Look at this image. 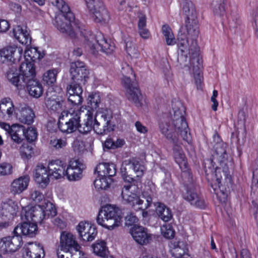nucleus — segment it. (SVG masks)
Listing matches in <instances>:
<instances>
[{"label":"nucleus","instance_id":"nucleus-1","mask_svg":"<svg viewBox=\"0 0 258 258\" xmlns=\"http://www.w3.org/2000/svg\"><path fill=\"white\" fill-rule=\"evenodd\" d=\"M182 11L185 16L184 26L181 27L177 36L178 47L182 55L178 58L181 67L182 60L187 59V54L191 55L190 67L194 75H201L202 60L199 56L197 38L199 34V21L195 5L190 0H183Z\"/></svg>","mask_w":258,"mask_h":258},{"label":"nucleus","instance_id":"nucleus-2","mask_svg":"<svg viewBox=\"0 0 258 258\" xmlns=\"http://www.w3.org/2000/svg\"><path fill=\"white\" fill-rule=\"evenodd\" d=\"M185 113V108L180 101H172L169 115L159 122L160 132L171 143L178 141L179 135L186 142L191 141L189 128L184 118Z\"/></svg>","mask_w":258,"mask_h":258},{"label":"nucleus","instance_id":"nucleus-3","mask_svg":"<svg viewBox=\"0 0 258 258\" xmlns=\"http://www.w3.org/2000/svg\"><path fill=\"white\" fill-rule=\"evenodd\" d=\"M93 113L86 107L63 111L59 116L58 126L63 133H72L78 130L83 134H87L92 128Z\"/></svg>","mask_w":258,"mask_h":258},{"label":"nucleus","instance_id":"nucleus-4","mask_svg":"<svg viewBox=\"0 0 258 258\" xmlns=\"http://www.w3.org/2000/svg\"><path fill=\"white\" fill-rule=\"evenodd\" d=\"M173 144V155L175 162L182 170L181 178L185 191L183 194V198L191 205L196 207L204 208L205 207L204 200L200 198L194 191L195 180L190 170L188 168L185 155L180 146L179 140Z\"/></svg>","mask_w":258,"mask_h":258},{"label":"nucleus","instance_id":"nucleus-5","mask_svg":"<svg viewBox=\"0 0 258 258\" xmlns=\"http://www.w3.org/2000/svg\"><path fill=\"white\" fill-rule=\"evenodd\" d=\"M51 3L56 7L60 13L55 16L52 21L53 25L61 33L68 35L72 38L76 35H84L85 31L77 21H75V16L70 11V7L63 0H49Z\"/></svg>","mask_w":258,"mask_h":258},{"label":"nucleus","instance_id":"nucleus-6","mask_svg":"<svg viewBox=\"0 0 258 258\" xmlns=\"http://www.w3.org/2000/svg\"><path fill=\"white\" fill-rule=\"evenodd\" d=\"M121 218L117 207L107 205L99 210L96 221L99 225L111 230L120 225Z\"/></svg>","mask_w":258,"mask_h":258},{"label":"nucleus","instance_id":"nucleus-7","mask_svg":"<svg viewBox=\"0 0 258 258\" xmlns=\"http://www.w3.org/2000/svg\"><path fill=\"white\" fill-rule=\"evenodd\" d=\"M133 72L132 68L127 64L122 66L121 73L123 76L122 82L125 89V96L128 100L132 102L138 107L142 105V95L138 85L132 81L130 78L127 76V74Z\"/></svg>","mask_w":258,"mask_h":258},{"label":"nucleus","instance_id":"nucleus-8","mask_svg":"<svg viewBox=\"0 0 258 258\" xmlns=\"http://www.w3.org/2000/svg\"><path fill=\"white\" fill-rule=\"evenodd\" d=\"M56 210L51 202L45 203L31 208L25 211V218L27 221H30L36 224L41 223L46 216L53 217L56 215Z\"/></svg>","mask_w":258,"mask_h":258},{"label":"nucleus","instance_id":"nucleus-9","mask_svg":"<svg viewBox=\"0 0 258 258\" xmlns=\"http://www.w3.org/2000/svg\"><path fill=\"white\" fill-rule=\"evenodd\" d=\"M80 247L74 235L66 231L61 232L59 245L57 251H61L66 258L75 255H78V258H83V254L80 250Z\"/></svg>","mask_w":258,"mask_h":258},{"label":"nucleus","instance_id":"nucleus-10","mask_svg":"<svg viewBox=\"0 0 258 258\" xmlns=\"http://www.w3.org/2000/svg\"><path fill=\"white\" fill-rule=\"evenodd\" d=\"M85 37L87 40V45L93 54L96 53L97 46H100L101 50L107 54L111 53L114 50V45L110 41L108 42L101 33H98L96 35H90L89 37Z\"/></svg>","mask_w":258,"mask_h":258},{"label":"nucleus","instance_id":"nucleus-11","mask_svg":"<svg viewBox=\"0 0 258 258\" xmlns=\"http://www.w3.org/2000/svg\"><path fill=\"white\" fill-rule=\"evenodd\" d=\"M112 118V113L109 109L98 111L94 119L93 118L92 127L95 132L99 135H104L107 132H109L110 129L109 125Z\"/></svg>","mask_w":258,"mask_h":258},{"label":"nucleus","instance_id":"nucleus-12","mask_svg":"<svg viewBox=\"0 0 258 258\" xmlns=\"http://www.w3.org/2000/svg\"><path fill=\"white\" fill-rule=\"evenodd\" d=\"M45 105L51 113H59L66 111V101L58 96L52 88H50L46 93Z\"/></svg>","mask_w":258,"mask_h":258},{"label":"nucleus","instance_id":"nucleus-13","mask_svg":"<svg viewBox=\"0 0 258 258\" xmlns=\"http://www.w3.org/2000/svg\"><path fill=\"white\" fill-rule=\"evenodd\" d=\"M89 13L94 21L100 23L105 21L108 18L107 10L104 8L101 0H84Z\"/></svg>","mask_w":258,"mask_h":258},{"label":"nucleus","instance_id":"nucleus-14","mask_svg":"<svg viewBox=\"0 0 258 258\" xmlns=\"http://www.w3.org/2000/svg\"><path fill=\"white\" fill-rule=\"evenodd\" d=\"M70 72L72 79L75 82L74 83H79L80 85L81 83L85 84L86 79L88 78L89 71L82 61H77L72 62Z\"/></svg>","mask_w":258,"mask_h":258},{"label":"nucleus","instance_id":"nucleus-15","mask_svg":"<svg viewBox=\"0 0 258 258\" xmlns=\"http://www.w3.org/2000/svg\"><path fill=\"white\" fill-rule=\"evenodd\" d=\"M226 144L224 143L218 142L214 145L215 153L213 155V159L216 160L222 167L224 176L225 178H228V169L225 166L228 164V155L226 152Z\"/></svg>","mask_w":258,"mask_h":258},{"label":"nucleus","instance_id":"nucleus-16","mask_svg":"<svg viewBox=\"0 0 258 258\" xmlns=\"http://www.w3.org/2000/svg\"><path fill=\"white\" fill-rule=\"evenodd\" d=\"M85 165L79 160H71L67 167L66 176L70 181H76L82 178Z\"/></svg>","mask_w":258,"mask_h":258},{"label":"nucleus","instance_id":"nucleus-17","mask_svg":"<svg viewBox=\"0 0 258 258\" xmlns=\"http://www.w3.org/2000/svg\"><path fill=\"white\" fill-rule=\"evenodd\" d=\"M22 238L20 236L4 237L0 239V252L5 254L16 251L21 245Z\"/></svg>","mask_w":258,"mask_h":258},{"label":"nucleus","instance_id":"nucleus-18","mask_svg":"<svg viewBox=\"0 0 258 258\" xmlns=\"http://www.w3.org/2000/svg\"><path fill=\"white\" fill-rule=\"evenodd\" d=\"M22 50L15 46L5 47L0 50V55L3 62H10L15 64L17 61L19 60Z\"/></svg>","mask_w":258,"mask_h":258},{"label":"nucleus","instance_id":"nucleus-19","mask_svg":"<svg viewBox=\"0 0 258 258\" xmlns=\"http://www.w3.org/2000/svg\"><path fill=\"white\" fill-rule=\"evenodd\" d=\"M50 174L48 167L42 164H38L34 171V178L37 184L42 188H45L49 182Z\"/></svg>","mask_w":258,"mask_h":258},{"label":"nucleus","instance_id":"nucleus-20","mask_svg":"<svg viewBox=\"0 0 258 258\" xmlns=\"http://www.w3.org/2000/svg\"><path fill=\"white\" fill-rule=\"evenodd\" d=\"M37 230V224L27 221L18 224L15 228L13 233L16 236H20L21 238L22 235L32 237L35 235Z\"/></svg>","mask_w":258,"mask_h":258},{"label":"nucleus","instance_id":"nucleus-21","mask_svg":"<svg viewBox=\"0 0 258 258\" xmlns=\"http://www.w3.org/2000/svg\"><path fill=\"white\" fill-rule=\"evenodd\" d=\"M77 230L82 239L87 241L94 240L97 233L96 227L86 222H80L77 227Z\"/></svg>","mask_w":258,"mask_h":258},{"label":"nucleus","instance_id":"nucleus-22","mask_svg":"<svg viewBox=\"0 0 258 258\" xmlns=\"http://www.w3.org/2000/svg\"><path fill=\"white\" fill-rule=\"evenodd\" d=\"M15 114L16 118L21 123L30 125L34 122V112L26 105H20L17 109Z\"/></svg>","mask_w":258,"mask_h":258},{"label":"nucleus","instance_id":"nucleus-23","mask_svg":"<svg viewBox=\"0 0 258 258\" xmlns=\"http://www.w3.org/2000/svg\"><path fill=\"white\" fill-rule=\"evenodd\" d=\"M19 72L22 78V81L24 84L35 79L36 71L34 63L24 61L19 67Z\"/></svg>","mask_w":258,"mask_h":258},{"label":"nucleus","instance_id":"nucleus-24","mask_svg":"<svg viewBox=\"0 0 258 258\" xmlns=\"http://www.w3.org/2000/svg\"><path fill=\"white\" fill-rule=\"evenodd\" d=\"M67 92L69 94L68 102L72 105H78L82 102L83 89L79 83H72L68 86Z\"/></svg>","mask_w":258,"mask_h":258},{"label":"nucleus","instance_id":"nucleus-25","mask_svg":"<svg viewBox=\"0 0 258 258\" xmlns=\"http://www.w3.org/2000/svg\"><path fill=\"white\" fill-rule=\"evenodd\" d=\"M48 167L52 178L58 179L66 176L67 165L63 161L59 160L51 161Z\"/></svg>","mask_w":258,"mask_h":258},{"label":"nucleus","instance_id":"nucleus-26","mask_svg":"<svg viewBox=\"0 0 258 258\" xmlns=\"http://www.w3.org/2000/svg\"><path fill=\"white\" fill-rule=\"evenodd\" d=\"M131 233L134 239L141 245L147 244L151 240L147 229L142 226L134 225L131 229Z\"/></svg>","mask_w":258,"mask_h":258},{"label":"nucleus","instance_id":"nucleus-27","mask_svg":"<svg viewBox=\"0 0 258 258\" xmlns=\"http://www.w3.org/2000/svg\"><path fill=\"white\" fill-rule=\"evenodd\" d=\"M157 192L156 186L153 183H148L142 192L141 199L144 200L143 206L140 209H146L150 207L152 204L154 203V200L156 198Z\"/></svg>","mask_w":258,"mask_h":258},{"label":"nucleus","instance_id":"nucleus-28","mask_svg":"<svg viewBox=\"0 0 258 258\" xmlns=\"http://www.w3.org/2000/svg\"><path fill=\"white\" fill-rule=\"evenodd\" d=\"M132 187L131 185H124L122 188L121 196L123 201L131 205L134 206L136 205L143 206L144 203V200L139 197L136 194L133 193L130 191Z\"/></svg>","mask_w":258,"mask_h":258},{"label":"nucleus","instance_id":"nucleus-29","mask_svg":"<svg viewBox=\"0 0 258 258\" xmlns=\"http://www.w3.org/2000/svg\"><path fill=\"white\" fill-rule=\"evenodd\" d=\"M23 255L25 258H43L45 253L42 245L32 243L23 248Z\"/></svg>","mask_w":258,"mask_h":258},{"label":"nucleus","instance_id":"nucleus-30","mask_svg":"<svg viewBox=\"0 0 258 258\" xmlns=\"http://www.w3.org/2000/svg\"><path fill=\"white\" fill-rule=\"evenodd\" d=\"M29 180L28 176H21L14 179L10 186L11 192L13 195L20 194L27 189Z\"/></svg>","mask_w":258,"mask_h":258},{"label":"nucleus","instance_id":"nucleus-31","mask_svg":"<svg viewBox=\"0 0 258 258\" xmlns=\"http://www.w3.org/2000/svg\"><path fill=\"white\" fill-rule=\"evenodd\" d=\"M13 34L15 38L22 44H31V37L26 27L24 29L21 26H17L13 29Z\"/></svg>","mask_w":258,"mask_h":258},{"label":"nucleus","instance_id":"nucleus-32","mask_svg":"<svg viewBox=\"0 0 258 258\" xmlns=\"http://www.w3.org/2000/svg\"><path fill=\"white\" fill-rule=\"evenodd\" d=\"M95 171L99 176L111 177L116 174V166L113 163H100L97 165Z\"/></svg>","mask_w":258,"mask_h":258},{"label":"nucleus","instance_id":"nucleus-33","mask_svg":"<svg viewBox=\"0 0 258 258\" xmlns=\"http://www.w3.org/2000/svg\"><path fill=\"white\" fill-rule=\"evenodd\" d=\"M17 212L18 207L13 201L2 204L1 214L8 220L13 219L16 216Z\"/></svg>","mask_w":258,"mask_h":258},{"label":"nucleus","instance_id":"nucleus-34","mask_svg":"<svg viewBox=\"0 0 258 258\" xmlns=\"http://www.w3.org/2000/svg\"><path fill=\"white\" fill-rule=\"evenodd\" d=\"M135 166L134 163L131 164L130 160H125L123 162L120 168L121 176L125 181L131 183L136 180L132 169Z\"/></svg>","mask_w":258,"mask_h":258},{"label":"nucleus","instance_id":"nucleus-35","mask_svg":"<svg viewBox=\"0 0 258 258\" xmlns=\"http://www.w3.org/2000/svg\"><path fill=\"white\" fill-rule=\"evenodd\" d=\"M27 86L29 94L35 97H40L43 92V88L41 84L36 79L24 84Z\"/></svg>","mask_w":258,"mask_h":258},{"label":"nucleus","instance_id":"nucleus-36","mask_svg":"<svg viewBox=\"0 0 258 258\" xmlns=\"http://www.w3.org/2000/svg\"><path fill=\"white\" fill-rule=\"evenodd\" d=\"M10 135L14 142L20 144L25 138V127L19 124H14Z\"/></svg>","mask_w":258,"mask_h":258},{"label":"nucleus","instance_id":"nucleus-37","mask_svg":"<svg viewBox=\"0 0 258 258\" xmlns=\"http://www.w3.org/2000/svg\"><path fill=\"white\" fill-rule=\"evenodd\" d=\"M156 207V212L159 217L165 222H168L172 218L171 210L161 203H154Z\"/></svg>","mask_w":258,"mask_h":258},{"label":"nucleus","instance_id":"nucleus-38","mask_svg":"<svg viewBox=\"0 0 258 258\" xmlns=\"http://www.w3.org/2000/svg\"><path fill=\"white\" fill-rule=\"evenodd\" d=\"M8 79L15 86H23L20 73H18L17 66L16 64L11 65L7 72Z\"/></svg>","mask_w":258,"mask_h":258},{"label":"nucleus","instance_id":"nucleus-39","mask_svg":"<svg viewBox=\"0 0 258 258\" xmlns=\"http://www.w3.org/2000/svg\"><path fill=\"white\" fill-rule=\"evenodd\" d=\"M0 111L4 116H8L11 117L14 113V108L13 104L9 98H4L0 103Z\"/></svg>","mask_w":258,"mask_h":258},{"label":"nucleus","instance_id":"nucleus-40","mask_svg":"<svg viewBox=\"0 0 258 258\" xmlns=\"http://www.w3.org/2000/svg\"><path fill=\"white\" fill-rule=\"evenodd\" d=\"M227 0H212L211 8L214 15L223 16L225 14V5Z\"/></svg>","mask_w":258,"mask_h":258},{"label":"nucleus","instance_id":"nucleus-41","mask_svg":"<svg viewBox=\"0 0 258 258\" xmlns=\"http://www.w3.org/2000/svg\"><path fill=\"white\" fill-rule=\"evenodd\" d=\"M112 181L111 177L98 175V178L94 181V185L95 187L98 190L106 189L109 187Z\"/></svg>","mask_w":258,"mask_h":258},{"label":"nucleus","instance_id":"nucleus-42","mask_svg":"<svg viewBox=\"0 0 258 258\" xmlns=\"http://www.w3.org/2000/svg\"><path fill=\"white\" fill-rule=\"evenodd\" d=\"M253 182H256V184L255 185L256 188L255 190L256 192L258 194V157L255 160L253 167ZM252 204L254 206V208L256 209L255 219L258 222V199H256L255 201H253L252 202Z\"/></svg>","mask_w":258,"mask_h":258},{"label":"nucleus","instance_id":"nucleus-43","mask_svg":"<svg viewBox=\"0 0 258 258\" xmlns=\"http://www.w3.org/2000/svg\"><path fill=\"white\" fill-rule=\"evenodd\" d=\"M125 50L128 55L132 57H137L139 51L133 38H128L125 40Z\"/></svg>","mask_w":258,"mask_h":258},{"label":"nucleus","instance_id":"nucleus-44","mask_svg":"<svg viewBox=\"0 0 258 258\" xmlns=\"http://www.w3.org/2000/svg\"><path fill=\"white\" fill-rule=\"evenodd\" d=\"M93 252L97 255L105 257L108 253V249L104 241H101L96 242L92 245Z\"/></svg>","mask_w":258,"mask_h":258},{"label":"nucleus","instance_id":"nucleus-45","mask_svg":"<svg viewBox=\"0 0 258 258\" xmlns=\"http://www.w3.org/2000/svg\"><path fill=\"white\" fill-rule=\"evenodd\" d=\"M162 31L166 44L168 45L174 44L175 43V38L170 27L167 25H164L162 26Z\"/></svg>","mask_w":258,"mask_h":258},{"label":"nucleus","instance_id":"nucleus-46","mask_svg":"<svg viewBox=\"0 0 258 258\" xmlns=\"http://www.w3.org/2000/svg\"><path fill=\"white\" fill-rule=\"evenodd\" d=\"M24 57L25 61L34 62L40 59V54L35 48H31L25 51Z\"/></svg>","mask_w":258,"mask_h":258},{"label":"nucleus","instance_id":"nucleus-47","mask_svg":"<svg viewBox=\"0 0 258 258\" xmlns=\"http://www.w3.org/2000/svg\"><path fill=\"white\" fill-rule=\"evenodd\" d=\"M57 74V70H49L44 74L43 80L48 85H51L56 82Z\"/></svg>","mask_w":258,"mask_h":258},{"label":"nucleus","instance_id":"nucleus-48","mask_svg":"<svg viewBox=\"0 0 258 258\" xmlns=\"http://www.w3.org/2000/svg\"><path fill=\"white\" fill-rule=\"evenodd\" d=\"M220 168H216L215 170V175L216 176V179L215 180V185L211 184V187H212L214 192L215 194L218 196L220 193L224 194V192L222 189H221V176L219 177L218 174L220 173Z\"/></svg>","mask_w":258,"mask_h":258},{"label":"nucleus","instance_id":"nucleus-49","mask_svg":"<svg viewBox=\"0 0 258 258\" xmlns=\"http://www.w3.org/2000/svg\"><path fill=\"white\" fill-rule=\"evenodd\" d=\"M131 164L135 165L134 166L132 169L133 174L136 178L141 177L144 174V167L142 165L139 161L135 159L130 160Z\"/></svg>","mask_w":258,"mask_h":258},{"label":"nucleus","instance_id":"nucleus-50","mask_svg":"<svg viewBox=\"0 0 258 258\" xmlns=\"http://www.w3.org/2000/svg\"><path fill=\"white\" fill-rule=\"evenodd\" d=\"M88 103L91 105V111L93 112L92 109H96L99 107V105L101 102L100 97L97 93H92L89 96ZM90 110V109H89Z\"/></svg>","mask_w":258,"mask_h":258},{"label":"nucleus","instance_id":"nucleus-51","mask_svg":"<svg viewBox=\"0 0 258 258\" xmlns=\"http://www.w3.org/2000/svg\"><path fill=\"white\" fill-rule=\"evenodd\" d=\"M31 199L35 201L36 203L40 205L43 204L45 205V203L49 202L44 198L43 195L39 191L33 190L31 193Z\"/></svg>","mask_w":258,"mask_h":258},{"label":"nucleus","instance_id":"nucleus-52","mask_svg":"<svg viewBox=\"0 0 258 258\" xmlns=\"http://www.w3.org/2000/svg\"><path fill=\"white\" fill-rule=\"evenodd\" d=\"M20 153L22 157L29 158L32 156L33 153V148L28 144H23L20 149Z\"/></svg>","mask_w":258,"mask_h":258},{"label":"nucleus","instance_id":"nucleus-53","mask_svg":"<svg viewBox=\"0 0 258 258\" xmlns=\"http://www.w3.org/2000/svg\"><path fill=\"white\" fill-rule=\"evenodd\" d=\"M37 133L36 129L33 127H28L26 131L25 130V138L29 142H33L37 138Z\"/></svg>","mask_w":258,"mask_h":258},{"label":"nucleus","instance_id":"nucleus-54","mask_svg":"<svg viewBox=\"0 0 258 258\" xmlns=\"http://www.w3.org/2000/svg\"><path fill=\"white\" fill-rule=\"evenodd\" d=\"M52 147L56 149H59L63 148L67 145L66 140L61 139H54L50 142Z\"/></svg>","mask_w":258,"mask_h":258},{"label":"nucleus","instance_id":"nucleus-55","mask_svg":"<svg viewBox=\"0 0 258 258\" xmlns=\"http://www.w3.org/2000/svg\"><path fill=\"white\" fill-rule=\"evenodd\" d=\"M12 166L11 164L4 163L0 165V175H6L11 174Z\"/></svg>","mask_w":258,"mask_h":258},{"label":"nucleus","instance_id":"nucleus-56","mask_svg":"<svg viewBox=\"0 0 258 258\" xmlns=\"http://www.w3.org/2000/svg\"><path fill=\"white\" fill-rule=\"evenodd\" d=\"M171 252L174 258H179V256H181L182 255L186 253L185 249L181 247L180 245L174 246Z\"/></svg>","mask_w":258,"mask_h":258},{"label":"nucleus","instance_id":"nucleus-57","mask_svg":"<svg viewBox=\"0 0 258 258\" xmlns=\"http://www.w3.org/2000/svg\"><path fill=\"white\" fill-rule=\"evenodd\" d=\"M125 225L131 226L138 221V218L133 213H130L125 216Z\"/></svg>","mask_w":258,"mask_h":258},{"label":"nucleus","instance_id":"nucleus-58","mask_svg":"<svg viewBox=\"0 0 258 258\" xmlns=\"http://www.w3.org/2000/svg\"><path fill=\"white\" fill-rule=\"evenodd\" d=\"M138 17L139 18L138 28L145 27L146 26V15L143 13L139 12L138 13Z\"/></svg>","mask_w":258,"mask_h":258},{"label":"nucleus","instance_id":"nucleus-59","mask_svg":"<svg viewBox=\"0 0 258 258\" xmlns=\"http://www.w3.org/2000/svg\"><path fill=\"white\" fill-rule=\"evenodd\" d=\"M10 25L9 22L5 20H0V32H6L9 29Z\"/></svg>","mask_w":258,"mask_h":258},{"label":"nucleus","instance_id":"nucleus-60","mask_svg":"<svg viewBox=\"0 0 258 258\" xmlns=\"http://www.w3.org/2000/svg\"><path fill=\"white\" fill-rule=\"evenodd\" d=\"M54 224L60 229H63L66 226V222L60 218H56L53 221Z\"/></svg>","mask_w":258,"mask_h":258},{"label":"nucleus","instance_id":"nucleus-61","mask_svg":"<svg viewBox=\"0 0 258 258\" xmlns=\"http://www.w3.org/2000/svg\"><path fill=\"white\" fill-rule=\"evenodd\" d=\"M135 126L137 130L141 133L145 134L148 131L147 127L144 126L140 121H137L135 123Z\"/></svg>","mask_w":258,"mask_h":258},{"label":"nucleus","instance_id":"nucleus-62","mask_svg":"<svg viewBox=\"0 0 258 258\" xmlns=\"http://www.w3.org/2000/svg\"><path fill=\"white\" fill-rule=\"evenodd\" d=\"M195 83L197 89H202V76L201 75H194Z\"/></svg>","mask_w":258,"mask_h":258},{"label":"nucleus","instance_id":"nucleus-63","mask_svg":"<svg viewBox=\"0 0 258 258\" xmlns=\"http://www.w3.org/2000/svg\"><path fill=\"white\" fill-rule=\"evenodd\" d=\"M139 31L140 36L142 38H143L144 39H147V38H149V37L150 36V32L148 29L145 28V27H142V28H139Z\"/></svg>","mask_w":258,"mask_h":258},{"label":"nucleus","instance_id":"nucleus-64","mask_svg":"<svg viewBox=\"0 0 258 258\" xmlns=\"http://www.w3.org/2000/svg\"><path fill=\"white\" fill-rule=\"evenodd\" d=\"M10 8L16 13H19L21 11V6L15 3L10 2L9 4Z\"/></svg>","mask_w":258,"mask_h":258}]
</instances>
